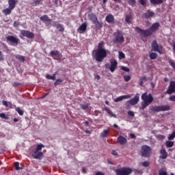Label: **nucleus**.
Here are the masks:
<instances>
[{
    "label": "nucleus",
    "mask_w": 175,
    "mask_h": 175,
    "mask_svg": "<svg viewBox=\"0 0 175 175\" xmlns=\"http://www.w3.org/2000/svg\"><path fill=\"white\" fill-rule=\"evenodd\" d=\"M160 27H161V25L159 24V23L156 22L153 23L149 29H143L139 27H136L135 29L136 33H139L142 38H150V36H152L154 32H157V31L159 29Z\"/></svg>",
    "instance_id": "f257e3e1"
},
{
    "label": "nucleus",
    "mask_w": 175,
    "mask_h": 175,
    "mask_svg": "<svg viewBox=\"0 0 175 175\" xmlns=\"http://www.w3.org/2000/svg\"><path fill=\"white\" fill-rule=\"evenodd\" d=\"M142 100L143 102L141 103V109L142 110H144L146 107H148V106H150L154 102V97H152V95L151 94L145 92L142 94Z\"/></svg>",
    "instance_id": "f03ea898"
},
{
    "label": "nucleus",
    "mask_w": 175,
    "mask_h": 175,
    "mask_svg": "<svg viewBox=\"0 0 175 175\" xmlns=\"http://www.w3.org/2000/svg\"><path fill=\"white\" fill-rule=\"evenodd\" d=\"M92 57L97 62H103V59L107 57L106 49H96L93 51Z\"/></svg>",
    "instance_id": "7ed1b4c3"
},
{
    "label": "nucleus",
    "mask_w": 175,
    "mask_h": 175,
    "mask_svg": "<svg viewBox=\"0 0 175 175\" xmlns=\"http://www.w3.org/2000/svg\"><path fill=\"white\" fill-rule=\"evenodd\" d=\"M169 110H170L169 105L154 106L150 109V113H159V111H167Z\"/></svg>",
    "instance_id": "20e7f679"
},
{
    "label": "nucleus",
    "mask_w": 175,
    "mask_h": 175,
    "mask_svg": "<svg viewBox=\"0 0 175 175\" xmlns=\"http://www.w3.org/2000/svg\"><path fill=\"white\" fill-rule=\"evenodd\" d=\"M152 151L151 147L147 145H144L141 148V155L144 158H150L151 157Z\"/></svg>",
    "instance_id": "39448f33"
},
{
    "label": "nucleus",
    "mask_w": 175,
    "mask_h": 175,
    "mask_svg": "<svg viewBox=\"0 0 175 175\" xmlns=\"http://www.w3.org/2000/svg\"><path fill=\"white\" fill-rule=\"evenodd\" d=\"M113 36L115 37L113 39V43H124V42H125V38H124L122 31L120 30L116 31L113 33Z\"/></svg>",
    "instance_id": "423d86ee"
},
{
    "label": "nucleus",
    "mask_w": 175,
    "mask_h": 175,
    "mask_svg": "<svg viewBox=\"0 0 175 175\" xmlns=\"http://www.w3.org/2000/svg\"><path fill=\"white\" fill-rule=\"evenodd\" d=\"M116 175H129L132 173V169L128 167H124L116 170Z\"/></svg>",
    "instance_id": "0eeeda50"
},
{
    "label": "nucleus",
    "mask_w": 175,
    "mask_h": 175,
    "mask_svg": "<svg viewBox=\"0 0 175 175\" xmlns=\"http://www.w3.org/2000/svg\"><path fill=\"white\" fill-rule=\"evenodd\" d=\"M152 51H155L157 53H159V54H162V50L163 49V46L162 45L158 44V42L157 40H154L152 42Z\"/></svg>",
    "instance_id": "6e6552de"
},
{
    "label": "nucleus",
    "mask_w": 175,
    "mask_h": 175,
    "mask_svg": "<svg viewBox=\"0 0 175 175\" xmlns=\"http://www.w3.org/2000/svg\"><path fill=\"white\" fill-rule=\"evenodd\" d=\"M139 100L140 98L139 96V94H137L134 98L126 102L125 106L127 107H129L130 106H135V105H137V103H139Z\"/></svg>",
    "instance_id": "1a4fd4ad"
},
{
    "label": "nucleus",
    "mask_w": 175,
    "mask_h": 175,
    "mask_svg": "<svg viewBox=\"0 0 175 175\" xmlns=\"http://www.w3.org/2000/svg\"><path fill=\"white\" fill-rule=\"evenodd\" d=\"M6 42L11 43L12 46H17L20 43V39L14 36H8L6 37Z\"/></svg>",
    "instance_id": "9d476101"
},
{
    "label": "nucleus",
    "mask_w": 175,
    "mask_h": 175,
    "mask_svg": "<svg viewBox=\"0 0 175 175\" xmlns=\"http://www.w3.org/2000/svg\"><path fill=\"white\" fill-rule=\"evenodd\" d=\"M110 65L106 64V68L109 69L110 72L113 73L117 69V66L118 65V62L116 59H111L110 60Z\"/></svg>",
    "instance_id": "9b49d317"
},
{
    "label": "nucleus",
    "mask_w": 175,
    "mask_h": 175,
    "mask_svg": "<svg viewBox=\"0 0 175 175\" xmlns=\"http://www.w3.org/2000/svg\"><path fill=\"white\" fill-rule=\"evenodd\" d=\"M174 92H175V81H171L170 83L168 89L165 92V94H168V95H172V94H174Z\"/></svg>",
    "instance_id": "f8f14e48"
},
{
    "label": "nucleus",
    "mask_w": 175,
    "mask_h": 175,
    "mask_svg": "<svg viewBox=\"0 0 175 175\" xmlns=\"http://www.w3.org/2000/svg\"><path fill=\"white\" fill-rule=\"evenodd\" d=\"M40 20H41V21H43L46 27H49L53 21V19H51L47 15L42 16L41 17H40Z\"/></svg>",
    "instance_id": "ddd939ff"
},
{
    "label": "nucleus",
    "mask_w": 175,
    "mask_h": 175,
    "mask_svg": "<svg viewBox=\"0 0 175 175\" xmlns=\"http://www.w3.org/2000/svg\"><path fill=\"white\" fill-rule=\"evenodd\" d=\"M32 158L33 159H42V158H43V152L34 150L33 154H32Z\"/></svg>",
    "instance_id": "4468645a"
},
{
    "label": "nucleus",
    "mask_w": 175,
    "mask_h": 175,
    "mask_svg": "<svg viewBox=\"0 0 175 175\" xmlns=\"http://www.w3.org/2000/svg\"><path fill=\"white\" fill-rule=\"evenodd\" d=\"M21 33L23 36L28 38V39H33V38H35V34L28 30H22Z\"/></svg>",
    "instance_id": "2eb2a0df"
},
{
    "label": "nucleus",
    "mask_w": 175,
    "mask_h": 175,
    "mask_svg": "<svg viewBox=\"0 0 175 175\" xmlns=\"http://www.w3.org/2000/svg\"><path fill=\"white\" fill-rule=\"evenodd\" d=\"M155 13L150 10H148L147 12H145L142 14V18H145L146 20H148L150 17H154Z\"/></svg>",
    "instance_id": "dca6fc26"
},
{
    "label": "nucleus",
    "mask_w": 175,
    "mask_h": 175,
    "mask_svg": "<svg viewBox=\"0 0 175 175\" xmlns=\"http://www.w3.org/2000/svg\"><path fill=\"white\" fill-rule=\"evenodd\" d=\"M117 142L119 144H121V146H125V144H126V143H128V140L124 136L119 135V137L117 139Z\"/></svg>",
    "instance_id": "f3484780"
},
{
    "label": "nucleus",
    "mask_w": 175,
    "mask_h": 175,
    "mask_svg": "<svg viewBox=\"0 0 175 175\" xmlns=\"http://www.w3.org/2000/svg\"><path fill=\"white\" fill-rule=\"evenodd\" d=\"M87 31V23H83L81 24V25L79 26V27L77 29V32L79 33H84Z\"/></svg>",
    "instance_id": "a211bd4d"
},
{
    "label": "nucleus",
    "mask_w": 175,
    "mask_h": 175,
    "mask_svg": "<svg viewBox=\"0 0 175 175\" xmlns=\"http://www.w3.org/2000/svg\"><path fill=\"white\" fill-rule=\"evenodd\" d=\"M130 98H132V95H131V94L120 96L116 98L114 100V102H116L117 103L118 102H121V100H124V99H130Z\"/></svg>",
    "instance_id": "6ab92c4d"
},
{
    "label": "nucleus",
    "mask_w": 175,
    "mask_h": 175,
    "mask_svg": "<svg viewBox=\"0 0 175 175\" xmlns=\"http://www.w3.org/2000/svg\"><path fill=\"white\" fill-rule=\"evenodd\" d=\"M105 21H107V23L109 24H114V16H113L111 14H108L105 18Z\"/></svg>",
    "instance_id": "aec40b11"
},
{
    "label": "nucleus",
    "mask_w": 175,
    "mask_h": 175,
    "mask_svg": "<svg viewBox=\"0 0 175 175\" xmlns=\"http://www.w3.org/2000/svg\"><path fill=\"white\" fill-rule=\"evenodd\" d=\"M18 2V0H8V5H9L8 8H10L12 10L14 9Z\"/></svg>",
    "instance_id": "412c9836"
},
{
    "label": "nucleus",
    "mask_w": 175,
    "mask_h": 175,
    "mask_svg": "<svg viewBox=\"0 0 175 175\" xmlns=\"http://www.w3.org/2000/svg\"><path fill=\"white\" fill-rule=\"evenodd\" d=\"M88 18L90 21H92V23H94L95 21H96L98 20V16H96L95 14L94 13H90L88 14Z\"/></svg>",
    "instance_id": "4be33fe9"
},
{
    "label": "nucleus",
    "mask_w": 175,
    "mask_h": 175,
    "mask_svg": "<svg viewBox=\"0 0 175 175\" xmlns=\"http://www.w3.org/2000/svg\"><path fill=\"white\" fill-rule=\"evenodd\" d=\"M50 54L51 57H62V53L59 52V51L55 50V51H51L50 52Z\"/></svg>",
    "instance_id": "5701e85b"
},
{
    "label": "nucleus",
    "mask_w": 175,
    "mask_h": 175,
    "mask_svg": "<svg viewBox=\"0 0 175 175\" xmlns=\"http://www.w3.org/2000/svg\"><path fill=\"white\" fill-rule=\"evenodd\" d=\"M160 153L161 154L160 159H166V158H167V152H166V149H161Z\"/></svg>",
    "instance_id": "b1692460"
},
{
    "label": "nucleus",
    "mask_w": 175,
    "mask_h": 175,
    "mask_svg": "<svg viewBox=\"0 0 175 175\" xmlns=\"http://www.w3.org/2000/svg\"><path fill=\"white\" fill-rule=\"evenodd\" d=\"M148 80V78H147V77L144 76L139 78V84L141 87H143V84H144V83H146V81H147Z\"/></svg>",
    "instance_id": "393cba45"
},
{
    "label": "nucleus",
    "mask_w": 175,
    "mask_h": 175,
    "mask_svg": "<svg viewBox=\"0 0 175 175\" xmlns=\"http://www.w3.org/2000/svg\"><path fill=\"white\" fill-rule=\"evenodd\" d=\"M12 10H13L12 8L8 7V8L3 10L2 13H3L5 16H8L12 13Z\"/></svg>",
    "instance_id": "a878e982"
},
{
    "label": "nucleus",
    "mask_w": 175,
    "mask_h": 175,
    "mask_svg": "<svg viewBox=\"0 0 175 175\" xmlns=\"http://www.w3.org/2000/svg\"><path fill=\"white\" fill-rule=\"evenodd\" d=\"M152 5H161L163 3V0H150Z\"/></svg>",
    "instance_id": "bb28decb"
},
{
    "label": "nucleus",
    "mask_w": 175,
    "mask_h": 175,
    "mask_svg": "<svg viewBox=\"0 0 175 175\" xmlns=\"http://www.w3.org/2000/svg\"><path fill=\"white\" fill-rule=\"evenodd\" d=\"M15 58L20 61V62H24L25 61V57L21 55H15Z\"/></svg>",
    "instance_id": "cd10ccee"
},
{
    "label": "nucleus",
    "mask_w": 175,
    "mask_h": 175,
    "mask_svg": "<svg viewBox=\"0 0 175 175\" xmlns=\"http://www.w3.org/2000/svg\"><path fill=\"white\" fill-rule=\"evenodd\" d=\"M57 75V72H55V74L53 76L48 74V75H46V79H47L48 80H55V79H56L55 75Z\"/></svg>",
    "instance_id": "c85d7f7f"
},
{
    "label": "nucleus",
    "mask_w": 175,
    "mask_h": 175,
    "mask_svg": "<svg viewBox=\"0 0 175 175\" xmlns=\"http://www.w3.org/2000/svg\"><path fill=\"white\" fill-rule=\"evenodd\" d=\"M104 47H105V42L101 41L98 44L97 50H105Z\"/></svg>",
    "instance_id": "c756f323"
},
{
    "label": "nucleus",
    "mask_w": 175,
    "mask_h": 175,
    "mask_svg": "<svg viewBox=\"0 0 175 175\" xmlns=\"http://www.w3.org/2000/svg\"><path fill=\"white\" fill-rule=\"evenodd\" d=\"M93 24H95V27L96 28H103V25H102V23H99V21H96L94 22H93Z\"/></svg>",
    "instance_id": "7c9ffc66"
},
{
    "label": "nucleus",
    "mask_w": 175,
    "mask_h": 175,
    "mask_svg": "<svg viewBox=\"0 0 175 175\" xmlns=\"http://www.w3.org/2000/svg\"><path fill=\"white\" fill-rule=\"evenodd\" d=\"M150 59H157V57H158V54H157L156 53H151L149 55Z\"/></svg>",
    "instance_id": "2f4dec72"
},
{
    "label": "nucleus",
    "mask_w": 175,
    "mask_h": 175,
    "mask_svg": "<svg viewBox=\"0 0 175 175\" xmlns=\"http://www.w3.org/2000/svg\"><path fill=\"white\" fill-rule=\"evenodd\" d=\"M64 82V80L63 79H57L55 83H54V86L55 87H57L58 85H59V84H61V83H63Z\"/></svg>",
    "instance_id": "473e14b6"
},
{
    "label": "nucleus",
    "mask_w": 175,
    "mask_h": 175,
    "mask_svg": "<svg viewBox=\"0 0 175 175\" xmlns=\"http://www.w3.org/2000/svg\"><path fill=\"white\" fill-rule=\"evenodd\" d=\"M131 20H132V15H126L125 17L126 23H128V24H131Z\"/></svg>",
    "instance_id": "72a5a7b5"
},
{
    "label": "nucleus",
    "mask_w": 175,
    "mask_h": 175,
    "mask_svg": "<svg viewBox=\"0 0 175 175\" xmlns=\"http://www.w3.org/2000/svg\"><path fill=\"white\" fill-rule=\"evenodd\" d=\"M16 111L19 114V116H23L24 115V111L21 109V107H16Z\"/></svg>",
    "instance_id": "f704fd0d"
},
{
    "label": "nucleus",
    "mask_w": 175,
    "mask_h": 175,
    "mask_svg": "<svg viewBox=\"0 0 175 175\" xmlns=\"http://www.w3.org/2000/svg\"><path fill=\"white\" fill-rule=\"evenodd\" d=\"M56 28L59 30V32H64L65 31V29L61 24H58Z\"/></svg>",
    "instance_id": "c9c22d12"
},
{
    "label": "nucleus",
    "mask_w": 175,
    "mask_h": 175,
    "mask_svg": "<svg viewBox=\"0 0 175 175\" xmlns=\"http://www.w3.org/2000/svg\"><path fill=\"white\" fill-rule=\"evenodd\" d=\"M166 147H173V146H174V142H170V141H167L165 144Z\"/></svg>",
    "instance_id": "e433bc0d"
},
{
    "label": "nucleus",
    "mask_w": 175,
    "mask_h": 175,
    "mask_svg": "<svg viewBox=\"0 0 175 175\" xmlns=\"http://www.w3.org/2000/svg\"><path fill=\"white\" fill-rule=\"evenodd\" d=\"M14 166H15V169L16 170H23V168H20V163L18 162H15L14 163Z\"/></svg>",
    "instance_id": "4c0bfd02"
},
{
    "label": "nucleus",
    "mask_w": 175,
    "mask_h": 175,
    "mask_svg": "<svg viewBox=\"0 0 175 175\" xmlns=\"http://www.w3.org/2000/svg\"><path fill=\"white\" fill-rule=\"evenodd\" d=\"M127 2L131 6H135V5H136V0H127Z\"/></svg>",
    "instance_id": "58836bf2"
},
{
    "label": "nucleus",
    "mask_w": 175,
    "mask_h": 175,
    "mask_svg": "<svg viewBox=\"0 0 175 175\" xmlns=\"http://www.w3.org/2000/svg\"><path fill=\"white\" fill-rule=\"evenodd\" d=\"M44 147V146H43V144H40L37 146V148H36V151H42V148Z\"/></svg>",
    "instance_id": "ea45409f"
},
{
    "label": "nucleus",
    "mask_w": 175,
    "mask_h": 175,
    "mask_svg": "<svg viewBox=\"0 0 175 175\" xmlns=\"http://www.w3.org/2000/svg\"><path fill=\"white\" fill-rule=\"evenodd\" d=\"M81 109L82 110H87V109H88V104H81Z\"/></svg>",
    "instance_id": "a19ab883"
},
{
    "label": "nucleus",
    "mask_w": 175,
    "mask_h": 175,
    "mask_svg": "<svg viewBox=\"0 0 175 175\" xmlns=\"http://www.w3.org/2000/svg\"><path fill=\"white\" fill-rule=\"evenodd\" d=\"M168 62L170 63V65H171L172 68H173V69H175V62H174V61L172 59H169Z\"/></svg>",
    "instance_id": "79ce46f5"
},
{
    "label": "nucleus",
    "mask_w": 175,
    "mask_h": 175,
    "mask_svg": "<svg viewBox=\"0 0 175 175\" xmlns=\"http://www.w3.org/2000/svg\"><path fill=\"white\" fill-rule=\"evenodd\" d=\"M1 118H3V120H9V118L6 116L5 113H0Z\"/></svg>",
    "instance_id": "37998d69"
},
{
    "label": "nucleus",
    "mask_w": 175,
    "mask_h": 175,
    "mask_svg": "<svg viewBox=\"0 0 175 175\" xmlns=\"http://www.w3.org/2000/svg\"><path fill=\"white\" fill-rule=\"evenodd\" d=\"M139 3L142 6H145V5L147 3V0H139Z\"/></svg>",
    "instance_id": "c03bdc74"
},
{
    "label": "nucleus",
    "mask_w": 175,
    "mask_h": 175,
    "mask_svg": "<svg viewBox=\"0 0 175 175\" xmlns=\"http://www.w3.org/2000/svg\"><path fill=\"white\" fill-rule=\"evenodd\" d=\"M142 166H144V167H148L150 166V163L148 161H144L142 163Z\"/></svg>",
    "instance_id": "a18cd8bd"
},
{
    "label": "nucleus",
    "mask_w": 175,
    "mask_h": 175,
    "mask_svg": "<svg viewBox=\"0 0 175 175\" xmlns=\"http://www.w3.org/2000/svg\"><path fill=\"white\" fill-rule=\"evenodd\" d=\"M51 25L57 28V27H58V22L52 21L51 23Z\"/></svg>",
    "instance_id": "49530a36"
},
{
    "label": "nucleus",
    "mask_w": 175,
    "mask_h": 175,
    "mask_svg": "<svg viewBox=\"0 0 175 175\" xmlns=\"http://www.w3.org/2000/svg\"><path fill=\"white\" fill-rule=\"evenodd\" d=\"M175 137V132H173L169 137L168 140H173Z\"/></svg>",
    "instance_id": "de8ad7c7"
},
{
    "label": "nucleus",
    "mask_w": 175,
    "mask_h": 175,
    "mask_svg": "<svg viewBox=\"0 0 175 175\" xmlns=\"http://www.w3.org/2000/svg\"><path fill=\"white\" fill-rule=\"evenodd\" d=\"M123 58H125V54L122 52L119 53V59H123Z\"/></svg>",
    "instance_id": "09e8293b"
},
{
    "label": "nucleus",
    "mask_w": 175,
    "mask_h": 175,
    "mask_svg": "<svg viewBox=\"0 0 175 175\" xmlns=\"http://www.w3.org/2000/svg\"><path fill=\"white\" fill-rule=\"evenodd\" d=\"M124 81H129V80H131V77L129 75H124Z\"/></svg>",
    "instance_id": "8fccbe9b"
},
{
    "label": "nucleus",
    "mask_w": 175,
    "mask_h": 175,
    "mask_svg": "<svg viewBox=\"0 0 175 175\" xmlns=\"http://www.w3.org/2000/svg\"><path fill=\"white\" fill-rule=\"evenodd\" d=\"M168 99L170 102H175V95L170 96Z\"/></svg>",
    "instance_id": "3c124183"
},
{
    "label": "nucleus",
    "mask_w": 175,
    "mask_h": 175,
    "mask_svg": "<svg viewBox=\"0 0 175 175\" xmlns=\"http://www.w3.org/2000/svg\"><path fill=\"white\" fill-rule=\"evenodd\" d=\"M121 70H124V72H129V70H130L129 68L125 67V66H122Z\"/></svg>",
    "instance_id": "603ef678"
},
{
    "label": "nucleus",
    "mask_w": 175,
    "mask_h": 175,
    "mask_svg": "<svg viewBox=\"0 0 175 175\" xmlns=\"http://www.w3.org/2000/svg\"><path fill=\"white\" fill-rule=\"evenodd\" d=\"M128 115L130 116V117H135V113L132 111H129L128 112Z\"/></svg>",
    "instance_id": "864d4df0"
},
{
    "label": "nucleus",
    "mask_w": 175,
    "mask_h": 175,
    "mask_svg": "<svg viewBox=\"0 0 175 175\" xmlns=\"http://www.w3.org/2000/svg\"><path fill=\"white\" fill-rule=\"evenodd\" d=\"M5 58L3 57V53H2L1 51H0V61H3Z\"/></svg>",
    "instance_id": "5fc2aeb1"
},
{
    "label": "nucleus",
    "mask_w": 175,
    "mask_h": 175,
    "mask_svg": "<svg viewBox=\"0 0 175 175\" xmlns=\"http://www.w3.org/2000/svg\"><path fill=\"white\" fill-rule=\"evenodd\" d=\"M14 28H18V27H20V23H17L16 21L14 22Z\"/></svg>",
    "instance_id": "6e6d98bb"
},
{
    "label": "nucleus",
    "mask_w": 175,
    "mask_h": 175,
    "mask_svg": "<svg viewBox=\"0 0 175 175\" xmlns=\"http://www.w3.org/2000/svg\"><path fill=\"white\" fill-rule=\"evenodd\" d=\"M109 135V132H104L101 133V137H106Z\"/></svg>",
    "instance_id": "4d7b16f0"
},
{
    "label": "nucleus",
    "mask_w": 175,
    "mask_h": 175,
    "mask_svg": "<svg viewBox=\"0 0 175 175\" xmlns=\"http://www.w3.org/2000/svg\"><path fill=\"white\" fill-rule=\"evenodd\" d=\"M107 111L108 114H109V116H111L112 117H114V113H113V111H111V110L107 109Z\"/></svg>",
    "instance_id": "13d9d810"
},
{
    "label": "nucleus",
    "mask_w": 175,
    "mask_h": 175,
    "mask_svg": "<svg viewBox=\"0 0 175 175\" xmlns=\"http://www.w3.org/2000/svg\"><path fill=\"white\" fill-rule=\"evenodd\" d=\"M159 175H167V172L165 171H160Z\"/></svg>",
    "instance_id": "bf43d9fd"
},
{
    "label": "nucleus",
    "mask_w": 175,
    "mask_h": 175,
    "mask_svg": "<svg viewBox=\"0 0 175 175\" xmlns=\"http://www.w3.org/2000/svg\"><path fill=\"white\" fill-rule=\"evenodd\" d=\"M35 6H38V5H40V0L34 1Z\"/></svg>",
    "instance_id": "052dcab7"
},
{
    "label": "nucleus",
    "mask_w": 175,
    "mask_h": 175,
    "mask_svg": "<svg viewBox=\"0 0 175 175\" xmlns=\"http://www.w3.org/2000/svg\"><path fill=\"white\" fill-rule=\"evenodd\" d=\"M2 104L3 106H5V107H8V101L3 100Z\"/></svg>",
    "instance_id": "680f3d73"
},
{
    "label": "nucleus",
    "mask_w": 175,
    "mask_h": 175,
    "mask_svg": "<svg viewBox=\"0 0 175 175\" xmlns=\"http://www.w3.org/2000/svg\"><path fill=\"white\" fill-rule=\"evenodd\" d=\"M116 3H122V0H112Z\"/></svg>",
    "instance_id": "e2e57ef3"
},
{
    "label": "nucleus",
    "mask_w": 175,
    "mask_h": 175,
    "mask_svg": "<svg viewBox=\"0 0 175 175\" xmlns=\"http://www.w3.org/2000/svg\"><path fill=\"white\" fill-rule=\"evenodd\" d=\"M111 154H112V155H115V157L118 155V152H117V151H116V150H113Z\"/></svg>",
    "instance_id": "0e129e2a"
},
{
    "label": "nucleus",
    "mask_w": 175,
    "mask_h": 175,
    "mask_svg": "<svg viewBox=\"0 0 175 175\" xmlns=\"http://www.w3.org/2000/svg\"><path fill=\"white\" fill-rule=\"evenodd\" d=\"M95 175H105V174L102 173L101 172H96Z\"/></svg>",
    "instance_id": "69168bd1"
},
{
    "label": "nucleus",
    "mask_w": 175,
    "mask_h": 175,
    "mask_svg": "<svg viewBox=\"0 0 175 175\" xmlns=\"http://www.w3.org/2000/svg\"><path fill=\"white\" fill-rule=\"evenodd\" d=\"M84 125H85V126H88L90 125V122L88 121H85L84 122Z\"/></svg>",
    "instance_id": "338daca9"
},
{
    "label": "nucleus",
    "mask_w": 175,
    "mask_h": 175,
    "mask_svg": "<svg viewBox=\"0 0 175 175\" xmlns=\"http://www.w3.org/2000/svg\"><path fill=\"white\" fill-rule=\"evenodd\" d=\"M150 85H151L152 88H155V83H154V82H151Z\"/></svg>",
    "instance_id": "774afa93"
}]
</instances>
